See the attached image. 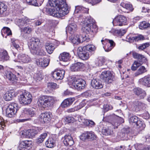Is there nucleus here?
Listing matches in <instances>:
<instances>
[{"instance_id": "obj_48", "label": "nucleus", "mask_w": 150, "mask_h": 150, "mask_svg": "<svg viewBox=\"0 0 150 150\" xmlns=\"http://www.w3.org/2000/svg\"><path fill=\"white\" fill-rule=\"evenodd\" d=\"M27 3L34 6H40L44 0H26Z\"/></svg>"}, {"instance_id": "obj_20", "label": "nucleus", "mask_w": 150, "mask_h": 150, "mask_svg": "<svg viewBox=\"0 0 150 150\" xmlns=\"http://www.w3.org/2000/svg\"><path fill=\"white\" fill-rule=\"evenodd\" d=\"M85 65L83 63L77 62L72 64L70 67V69L73 71H79L83 69Z\"/></svg>"}, {"instance_id": "obj_46", "label": "nucleus", "mask_w": 150, "mask_h": 150, "mask_svg": "<svg viewBox=\"0 0 150 150\" xmlns=\"http://www.w3.org/2000/svg\"><path fill=\"white\" fill-rule=\"evenodd\" d=\"M85 105V103L83 102L80 103L79 104L76 106H75L73 108H70L67 110V112H74L78 110L81 109Z\"/></svg>"}, {"instance_id": "obj_54", "label": "nucleus", "mask_w": 150, "mask_h": 150, "mask_svg": "<svg viewBox=\"0 0 150 150\" xmlns=\"http://www.w3.org/2000/svg\"><path fill=\"white\" fill-rule=\"evenodd\" d=\"M102 133L105 135H108L112 134V131L109 129L108 127H104L102 129Z\"/></svg>"}, {"instance_id": "obj_29", "label": "nucleus", "mask_w": 150, "mask_h": 150, "mask_svg": "<svg viewBox=\"0 0 150 150\" xmlns=\"http://www.w3.org/2000/svg\"><path fill=\"white\" fill-rule=\"evenodd\" d=\"M63 143L66 146H71L74 144V141L71 136L70 135H66L64 137Z\"/></svg>"}, {"instance_id": "obj_43", "label": "nucleus", "mask_w": 150, "mask_h": 150, "mask_svg": "<svg viewBox=\"0 0 150 150\" xmlns=\"http://www.w3.org/2000/svg\"><path fill=\"white\" fill-rule=\"evenodd\" d=\"M35 109L33 108L31 109L24 108L23 110V114L29 115L31 117H32L35 115Z\"/></svg>"}, {"instance_id": "obj_25", "label": "nucleus", "mask_w": 150, "mask_h": 150, "mask_svg": "<svg viewBox=\"0 0 150 150\" xmlns=\"http://www.w3.org/2000/svg\"><path fill=\"white\" fill-rule=\"evenodd\" d=\"M4 75L6 78L9 80L11 82L14 83L17 81V79L15 75L13 74L10 71H6Z\"/></svg>"}, {"instance_id": "obj_47", "label": "nucleus", "mask_w": 150, "mask_h": 150, "mask_svg": "<svg viewBox=\"0 0 150 150\" xmlns=\"http://www.w3.org/2000/svg\"><path fill=\"white\" fill-rule=\"evenodd\" d=\"M85 105V103L83 102L80 103L79 104L76 106H75L73 108H70L67 110V112H74L78 110L81 109Z\"/></svg>"}, {"instance_id": "obj_53", "label": "nucleus", "mask_w": 150, "mask_h": 150, "mask_svg": "<svg viewBox=\"0 0 150 150\" xmlns=\"http://www.w3.org/2000/svg\"><path fill=\"white\" fill-rule=\"evenodd\" d=\"M12 45L13 47L18 51L20 50V47L19 45V40L13 39L11 40Z\"/></svg>"}, {"instance_id": "obj_61", "label": "nucleus", "mask_w": 150, "mask_h": 150, "mask_svg": "<svg viewBox=\"0 0 150 150\" xmlns=\"http://www.w3.org/2000/svg\"><path fill=\"white\" fill-rule=\"evenodd\" d=\"M138 118L136 116H133L130 117L129 119V122L130 124L134 123L135 124L137 122Z\"/></svg>"}, {"instance_id": "obj_39", "label": "nucleus", "mask_w": 150, "mask_h": 150, "mask_svg": "<svg viewBox=\"0 0 150 150\" xmlns=\"http://www.w3.org/2000/svg\"><path fill=\"white\" fill-rule=\"evenodd\" d=\"M77 29V26L74 23L69 24L67 27V30L71 34H73Z\"/></svg>"}, {"instance_id": "obj_57", "label": "nucleus", "mask_w": 150, "mask_h": 150, "mask_svg": "<svg viewBox=\"0 0 150 150\" xmlns=\"http://www.w3.org/2000/svg\"><path fill=\"white\" fill-rule=\"evenodd\" d=\"M105 60L104 57H100L97 59V62L96 63V64L98 66H101L105 63Z\"/></svg>"}, {"instance_id": "obj_50", "label": "nucleus", "mask_w": 150, "mask_h": 150, "mask_svg": "<svg viewBox=\"0 0 150 150\" xmlns=\"http://www.w3.org/2000/svg\"><path fill=\"white\" fill-rule=\"evenodd\" d=\"M47 136V132L44 133L39 136L36 140V143L39 144L42 143Z\"/></svg>"}, {"instance_id": "obj_60", "label": "nucleus", "mask_w": 150, "mask_h": 150, "mask_svg": "<svg viewBox=\"0 0 150 150\" xmlns=\"http://www.w3.org/2000/svg\"><path fill=\"white\" fill-rule=\"evenodd\" d=\"M47 86L50 89L52 90L58 88V86L56 83L52 82L49 83Z\"/></svg>"}, {"instance_id": "obj_33", "label": "nucleus", "mask_w": 150, "mask_h": 150, "mask_svg": "<svg viewBox=\"0 0 150 150\" xmlns=\"http://www.w3.org/2000/svg\"><path fill=\"white\" fill-rule=\"evenodd\" d=\"M75 100L74 98H69L65 99L61 104L62 108L68 107L71 105Z\"/></svg>"}, {"instance_id": "obj_38", "label": "nucleus", "mask_w": 150, "mask_h": 150, "mask_svg": "<svg viewBox=\"0 0 150 150\" xmlns=\"http://www.w3.org/2000/svg\"><path fill=\"white\" fill-rule=\"evenodd\" d=\"M59 58L61 61L64 62H68L70 58L69 54L67 52H64L60 54Z\"/></svg>"}, {"instance_id": "obj_40", "label": "nucleus", "mask_w": 150, "mask_h": 150, "mask_svg": "<svg viewBox=\"0 0 150 150\" xmlns=\"http://www.w3.org/2000/svg\"><path fill=\"white\" fill-rule=\"evenodd\" d=\"M7 8V6L6 4L2 3H0V16H5Z\"/></svg>"}, {"instance_id": "obj_2", "label": "nucleus", "mask_w": 150, "mask_h": 150, "mask_svg": "<svg viewBox=\"0 0 150 150\" xmlns=\"http://www.w3.org/2000/svg\"><path fill=\"white\" fill-rule=\"evenodd\" d=\"M94 20L91 17H86L84 20L81 22L82 25V30L84 32L88 34L90 32L96 33L98 30V27L94 23Z\"/></svg>"}, {"instance_id": "obj_1", "label": "nucleus", "mask_w": 150, "mask_h": 150, "mask_svg": "<svg viewBox=\"0 0 150 150\" xmlns=\"http://www.w3.org/2000/svg\"><path fill=\"white\" fill-rule=\"evenodd\" d=\"M49 4L51 6L56 8H47V13L54 17L59 18L69 13V8L65 0H49Z\"/></svg>"}, {"instance_id": "obj_19", "label": "nucleus", "mask_w": 150, "mask_h": 150, "mask_svg": "<svg viewBox=\"0 0 150 150\" xmlns=\"http://www.w3.org/2000/svg\"><path fill=\"white\" fill-rule=\"evenodd\" d=\"M32 142L29 140H25L21 142L18 146V150H28V148L32 144Z\"/></svg>"}, {"instance_id": "obj_6", "label": "nucleus", "mask_w": 150, "mask_h": 150, "mask_svg": "<svg viewBox=\"0 0 150 150\" xmlns=\"http://www.w3.org/2000/svg\"><path fill=\"white\" fill-rule=\"evenodd\" d=\"M20 103L24 105L30 104L32 100L31 94L29 92L24 91L18 97Z\"/></svg>"}, {"instance_id": "obj_56", "label": "nucleus", "mask_w": 150, "mask_h": 150, "mask_svg": "<svg viewBox=\"0 0 150 150\" xmlns=\"http://www.w3.org/2000/svg\"><path fill=\"white\" fill-rule=\"evenodd\" d=\"M141 64L137 61H135L131 66V69L135 71Z\"/></svg>"}, {"instance_id": "obj_13", "label": "nucleus", "mask_w": 150, "mask_h": 150, "mask_svg": "<svg viewBox=\"0 0 150 150\" xmlns=\"http://www.w3.org/2000/svg\"><path fill=\"white\" fill-rule=\"evenodd\" d=\"M144 104L141 102L139 101H135L131 102L128 105L129 108L133 111L137 112L144 107Z\"/></svg>"}, {"instance_id": "obj_63", "label": "nucleus", "mask_w": 150, "mask_h": 150, "mask_svg": "<svg viewBox=\"0 0 150 150\" xmlns=\"http://www.w3.org/2000/svg\"><path fill=\"white\" fill-rule=\"evenodd\" d=\"M115 33L120 35H123L125 33L126 31L124 29H120L115 30Z\"/></svg>"}, {"instance_id": "obj_31", "label": "nucleus", "mask_w": 150, "mask_h": 150, "mask_svg": "<svg viewBox=\"0 0 150 150\" xmlns=\"http://www.w3.org/2000/svg\"><path fill=\"white\" fill-rule=\"evenodd\" d=\"M9 57L7 51L4 49L0 50V61L4 62L9 59Z\"/></svg>"}, {"instance_id": "obj_58", "label": "nucleus", "mask_w": 150, "mask_h": 150, "mask_svg": "<svg viewBox=\"0 0 150 150\" xmlns=\"http://www.w3.org/2000/svg\"><path fill=\"white\" fill-rule=\"evenodd\" d=\"M34 79L36 81H40L43 79L42 75L40 71H38L34 75Z\"/></svg>"}, {"instance_id": "obj_22", "label": "nucleus", "mask_w": 150, "mask_h": 150, "mask_svg": "<svg viewBox=\"0 0 150 150\" xmlns=\"http://www.w3.org/2000/svg\"><path fill=\"white\" fill-rule=\"evenodd\" d=\"M133 91L134 93L140 99H143L146 96L145 91L139 88H134Z\"/></svg>"}, {"instance_id": "obj_34", "label": "nucleus", "mask_w": 150, "mask_h": 150, "mask_svg": "<svg viewBox=\"0 0 150 150\" xmlns=\"http://www.w3.org/2000/svg\"><path fill=\"white\" fill-rule=\"evenodd\" d=\"M31 20L27 17H24L19 19L18 21V25L20 26H23L26 24L30 23Z\"/></svg>"}, {"instance_id": "obj_62", "label": "nucleus", "mask_w": 150, "mask_h": 150, "mask_svg": "<svg viewBox=\"0 0 150 150\" xmlns=\"http://www.w3.org/2000/svg\"><path fill=\"white\" fill-rule=\"evenodd\" d=\"M150 45V44L149 42H146L143 44L139 47L138 48L139 50H143L146 48L149 47Z\"/></svg>"}, {"instance_id": "obj_28", "label": "nucleus", "mask_w": 150, "mask_h": 150, "mask_svg": "<svg viewBox=\"0 0 150 150\" xmlns=\"http://www.w3.org/2000/svg\"><path fill=\"white\" fill-rule=\"evenodd\" d=\"M37 64L42 67H45L49 64V61L47 58H39L36 60Z\"/></svg>"}, {"instance_id": "obj_17", "label": "nucleus", "mask_w": 150, "mask_h": 150, "mask_svg": "<svg viewBox=\"0 0 150 150\" xmlns=\"http://www.w3.org/2000/svg\"><path fill=\"white\" fill-rule=\"evenodd\" d=\"M108 118L109 119V122L112 124L113 128L114 129L117 128L118 126L120 125L118 121L121 119V118L115 115L109 116Z\"/></svg>"}, {"instance_id": "obj_27", "label": "nucleus", "mask_w": 150, "mask_h": 150, "mask_svg": "<svg viewBox=\"0 0 150 150\" xmlns=\"http://www.w3.org/2000/svg\"><path fill=\"white\" fill-rule=\"evenodd\" d=\"M139 83L147 87H150V75H147L140 79L139 80Z\"/></svg>"}, {"instance_id": "obj_41", "label": "nucleus", "mask_w": 150, "mask_h": 150, "mask_svg": "<svg viewBox=\"0 0 150 150\" xmlns=\"http://www.w3.org/2000/svg\"><path fill=\"white\" fill-rule=\"evenodd\" d=\"M1 33L3 37L6 38L7 36L12 34V33L10 29L6 27H4L1 30Z\"/></svg>"}, {"instance_id": "obj_15", "label": "nucleus", "mask_w": 150, "mask_h": 150, "mask_svg": "<svg viewBox=\"0 0 150 150\" xmlns=\"http://www.w3.org/2000/svg\"><path fill=\"white\" fill-rule=\"evenodd\" d=\"M51 115L50 112L42 113L39 116V120L42 123H47L50 121Z\"/></svg>"}, {"instance_id": "obj_23", "label": "nucleus", "mask_w": 150, "mask_h": 150, "mask_svg": "<svg viewBox=\"0 0 150 150\" xmlns=\"http://www.w3.org/2000/svg\"><path fill=\"white\" fill-rule=\"evenodd\" d=\"M4 75L6 78L9 80L11 82L14 83L17 81V79L15 75L13 74L10 71H6Z\"/></svg>"}, {"instance_id": "obj_21", "label": "nucleus", "mask_w": 150, "mask_h": 150, "mask_svg": "<svg viewBox=\"0 0 150 150\" xmlns=\"http://www.w3.org/2000/svg\"><path fill=\"white\" fill-rule=\"evenodd\" d=\"M56 139L54 135H53L50 137L46 141L45 145L46 147L49 148H53L56 145Z\"/></svg>"}, {"instance_id": "obj_32", "label": "nucleus", "mask_w": 150, "mask_h": 150, "mask_svg": "<svg viewBox=\"0 0 150 150\" xmlns=\"http://www.w3.org/2000/svg\"><path fill=\"white\" fill-rule=\"evenodd\" d=\"M16 93L14 91L11 90L5 93L4 96V99L6 101L11 100L13 98L16 96Z\"/></svg>"}, {"instance_id": "obj_3", "label": "nucleus", "mask_w": 150, "mask_h": 150, "mask_svg": "<svg viewBox=\"0 0 150 150\" xmlns=\"http://www.w3.org/2000/svg\"><path fill=\"white\" fill-rule=\"evenodd\" d=\"M40 40L38 38H32L28 44V47L31 52L33 55H44V52L43 51L40 52Z\"/></svg>"}, {"instance_id": "obj_18", "label": "nucleus", "mask_w": 150, "mask_h": 150, "mask_svg": "<svg viewBox=\"0 0 150 150\" xmlns=\"http://www.w3.org/2000/svg\"><path fill=\"white\" fill-rule=\"evenodd\" d=\"M65 73L64 70H55L52 72V77L57 80L62 79L64 77Z\"/></svg>"}, {"instance_id": "obj_10", "label": "nucleus", "mask_w": 150, "mask_h": 150, "mask_svg": "<svg viewBox=\"0 0 150 150\" xmlns=\"http://www.w3.org/2000/svg\"><path fill=\"white\" fill-rule=\"evenodd\" d=\"M77 53L79 58L83 60L88 59L92 54V53H89L84 50L82 47H79L78 48Z\"/></svg>"}, {"instance_id": "obj_35", "label": "nucleus", "mask_w": 150, "mask_h": 150, "mask_svg": "<svg viewBox=\"0 0 150 150\" xmlns=\"http://www.w3.org/2000/svg\"><path fill=\"white\" fill-rule=\"evenodd\" d=\"M32 30V28L29 26L21 28V34L23 35L30 34Z\"/></svg>"}, {"instance_id": "obj_45", "label": "nucleus", "mask_w": 150, "mask_h": 150, "mask_svg": "<svg viewBox=\"0 0 150 150\" xmlns=\"http://www.w3.org/2000/svg\"><path fill=\"white\" fill-rule=\"evenodd\" d=\"M45 47L47 52L49 54H52L55 49L54 45L51 43H47Z\"/></svg>"}, {"instance_id": "obj_42", "label": "nucleus", "mask_w": 150, "mask_h": 150, "mask_svg": "<svg viewBox=\"0 0 150 150\" xmlns=\"http://www.w3.org/2000/svg\"><path fill=\"white\" fill-rule=\"evenodd\" d=\"M120 6L127 11H125V12H127V13H129L130 12H132L133 10V8H132V6L131 4L125 3L124 2L121 3Z\"/></svg>"}, {"instance_id": "obj_12", "label": "nucleus", "mask_w": 150, "mask_h": 150, "mask_svg": "<svg viewBox=\"0 0 150 150\" xmlns=\"http://www.w3.org/2000/svg\"><path fill=\"white\" fill-rule=\"evenodd\" d=\"M97 136L92 131H87L82 133L80 136V139L82 140L85 141L88 139L90 141L95 140Z\"/></svg>"}, {"instance_id": "obj_49", "label": "nucleus", "mask_w": 150, "mask_h": 150, "mask_svg": "<svg viewBox=\"0 0 150 150\" xmlns=\"http://www.w3.org/2000/svg\"><path fill=\"white\" fill-rule=\"evenodd\" d=\"M82 47L84 49V50L91 53L93 52L94 51L96 50V47L95 46L92 44H88Z\"/></svg>"}, {"instance_id": "obj_36", "label": "nucleus", "mask_w": 150, "mask_h": 150, "mask_svg": "<svg viewBox=\"0 0 150 150\" xmlns=\"http://www.w3.org/2000/svg\"><path fill=\"white\" fill-rule=\"evenodd\" d=\"M80 37L78 35H71L70 37L69 40L74 44H78L81 42Z\"/></svg>"}, {"instance_id": "obj_55", "label": "nucleus", "mask_w": 150, "mask_h": 150, "mask_svg": "<svg viewBox=\"0 0 150 150\" xmlns=\"http://www.w3.org/2000/svg\"><path fill=\"white\" fill-rule=\"evenodd\" d=\"M150 26V24L149 23H147L145 21H143L140 23L139 28V29L142 30L143 29L146 28H147Z\"/></svg>"}, {"instance_id": "obj_26", "label": "nucleus", "mask_w": 150, "mask_h": 150, "mask_svg": "<svg viewBox=\"0 0 150 150\" xmlns=\"http://www.w3.org/2000/svg\"><path fill=\"white\" fill-rule=\"evenodd\" d=\"M4 75L6 78L9 80L11 82L14 83L17 81V79L15 75L13 74L10 71H6Z\"/></svg>"}, {"instance_id": "obj_8", "label": "nucleus", "mask_w": 150, "mask_h": 150, "mask_svg": "<svg viewBox=\"0 0 150 150\" xmlns=\"http://www.w3.org/2000/svg\"><path fill=\"white\" fill-rule=\"evenodd\" d=\"M112 74L109 71H105L102 72L100 75V78L107 83H111L113 81Z\"/></svg>"}, {"instance_id": "obj_11", "label": "nucleus", "mask_w": 150, "mask_h": 150, "mask_svg": "<svg viewBox=\"0 0 150 150\" xmlns=\"http://www.w3.org/2000/svg\"><path fill=\"white\" fill-rule=\"evenodd\" d=\"M38 127H35L32 129H29L24 131L21 133V135L23 137L32 138L34 137L38 133Z\"/></svg>"}, {"instance_id": "obj_52", "label": "nucleus", "mask_w": 150, "mask_h": 150, "mask_svg": "<svg viewBox=\"0 0 150 150\" xmlns=\"http://www.w3.org/2000/svg\"><path fill=\"white\" fill-rule=\"evenodd\" d=\"M63 121L65 122V124L73 122L74 121V118L72 117L66 116L62 119Z\"/></svg>"}, {"instance_id": "obj_9", "label": "nucleus", "mask_w": 150, "mask_h": 150, "mask_svg": "<svg viewBox=\"0 0 150 150\" xmlns=\"http://www.w3.org/2000/svg\"><path fill=\"white\" fill-rule=\"evenodd\" d=\"M126 17L123 15L117 16L113 20L112 23L114 26H122L125 25L127 23Z\"/></svg>"}, {"instance_id": "obj_14", "label": "nucleus", "mask_w": 150, "mask_h": 150, "mask_svg": "<svg viewBox=\"0 0 150 150\" xmlns=\"http://www.w3.org/2000/svg\"><path fill=\"white\" fill-rule=\"evenodd\" d=\"M32 61L31 58L28 55L21 54L18 55L17 59L15 62L21 63L26 64Z\"/></svg>"}, {"instance_id": "obj_30", "label": "nucleus", "mask_w": 150, "mask_h": 150, "mask_svg": "<svg viewBox=\"0 0 150 150\" xmlns=\"http://www.w3.org/2000/svg\"><path fill=\"white\" fill-rule=\"evenodd\" d=\"M91 84L92 86L96 89H100L103 87L100 81L97 79H93L92 80Z\"/></svg>"}, {"instance_id": "obj_7", "label": "nucleus", "mask_w": 150, "mask_h": 150, "mask_svg": "<svg viewBox=\"0 0 150 150\" xmlns=\"http://www.w3.org/2000/svg\"><path fill=\"white\" fill-rule=\"evenodd\" d=\"M18 108V105L14 103H12L9 104L6 109V115L7 117H13L16 113Z\"/></svg>"}, {"instance_id": "obj_59", "label": "nucleus", "mask_w": 150, "mask_h": 150, "mask_svg": "<svg viewBox=\"0 0 150 150\" xmlns=\"http://www.w3.org/2000/svg\"><path fill=\"white\" fill-rule=\"evenodd\" d=\"M126 40L127 41L132 42L135 40V36L133 35L130 34L126 37Z\"/></svg>"}, {"instance_id": "obj_5", "label": "nucleus", "mask_w": 150, "mask_h": 150, "mask_svg": "<svg viewBox=\"0 0 150 150\" xmlns=\"http://www.w3.org/2000/svg\"><path fill=\"white\" fill-rule=\"evenodd\" d=\"M69 84L70 87L75 88L79 91L84 89L86 86L85 80L81 78L75 77L69 80Z\"/></svg>"}, {"instance_id": "obj_4", "label": "nucleus", "mask_w": 150, "mask_h": 150, "mask_svg": "<svg viewBox=\"0 0 150 150\" xmlns=\"http://www.w3.org/2000/svg\"><path fill=\"white\" fill-rule=\"evenodd\" d=\"M56 100L53 96H45L40 97L37 103L40 107L45 108L52 106Z\"/></svg>"}, {"instance_id": "obj_44", "label": "nucleus", "mask_w": 150, "mask_h": 150, "mask_svg": "<svg viewBox=\"0 0 150 150\" xmlns=\"http://www.w3.org/2000/svg\"><path fill=\"white\" fill-rule=\"evenodd\" d=\"M132 56L134 58L137 59L142 62L145 61L146 59V58L143 55L135 52H133Z\"/></svg>"}, {"instance_id": "obj_64", "label": "nucleus", "mask_w": 150, "mask_h": 150, "mask_svg": "<svg viewBox=\"0 0 150 150\" xmlns=\"http://www.w3.org/2000/svg\"><path fill=\"white\" fill-rule=\"evenodd\" d=\"M104 110L105 111H107L110 110H112L113 108L112 106L109 104L104 105L103 107Z\"/></svg>"}, {"instance_id": "obj_16", "label": "nucleus", "mask_w": 150, "mask_h": 150, "mask_svg": "<svg viewBox=\"0 0 150 150\" xmlns=\"http://www.w3.org/2000/svg\"><path fill=\"white\" fill-rule=\"evenodd\" d=\"M101 42L103 45L104 44V43L107 42L104 48L106 52H108L110 51L115 46V43L112 40H110L108 39H105L104 40L102 39Z\"/></svg>"}, {"instance_id": "obj_51", "label": "nucleus", "mask_w": 150, "mask_h": 150, "mask_svg": "<svg viewBox=\"0 0 150 150\" xmlns=\"http://www.w3.org/2000/svg\"><path fill=\"white\" fill-rule=\"evenodd\" d=\"M146 71V69L144 67L142 66L139 68L137 71L134 73V76H137Z\"/></svg>"}, {"instance_id": "obj_37", "label": "nucleus", "mask_w": 150, "mask_h": 150, "mask_svg": "<svg viewBox=\"0 0 150 150\" xmlns=\"http://www.w3.org/2000/svg\"><path fill=\"white\" fill-rule=\"evenodd\" d=\"M88 9L87 8H84L81 6H75V9L74 12L75 13H88Z\"/></svg>"}, {"instance_id": "obj_24", "label": "nucleus", "mask_w": 150, "mask_h": 150, "mask_svg": "<svg viewBox=\"0 0 150 150\" xmlns=\"http://www.w3.org/2000/svg\"><path fill=\"white\" fill-rule=\"evenodd\" d=\"M4 75L6 78L9 80L11 82L14 83L17 81V79L15 75L13 74L10 71H6Z\"/></svg>"}]
</instances>
